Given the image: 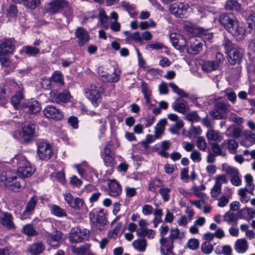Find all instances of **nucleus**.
<instances>
[{
    "label": "nucleus",
    "mask_w": 255,
    "mask_h": 255,
    "mask_svg": "<svg viewBox=\"0 0 255 255\" xmlns=\"http://www.w3.org/2000/svg\"><path fill=\"white\" fill-rule=\"evenodd\" d=\"M18 124L20 125V129L14 132V137L21 138L27 143L32 141L35 136V125L30 122H19Z\"/></svg>",
    "instance_id": "1"
},
{
    "label": "nucleus",
    "mask_w": 255,
    "mask_h": 255,
    "mask_svg": "<svg viewBox=\"0 0 255 255\" xmlns=\"http://www.w3.org/2000/svg\"><path fill=\"white\" fill-rule=\"evenodd\" d=\"M16 160L19 166L17 173L21 178H26L31 176L35 171V168L32 167L30 162L26 157L22 154H18L13 158Z\"/></svg>",
    "instance_id": "2"
},
{
    "label": "nucleus",
    "mask_w": 255,
    "mask_h": 255,
    "mask_svg": "<svg viewBox=\"0 0 255 255\" xmlns=\"http://www.w3.org/2000/svg\"><path fill=\"white\" fill-rule=\"evenodd\" d=\"M102 88L98 83H92L85 90L86 97L95 106H98L101 102V93Z\"/></svg>",
    "instance_id": "3"
},
{
    "label": "nucleus",
    "mask_w": 255,
    "mask_h": 255,
    "mask_svg": "<svg viewBox=\"0 0 255 255\" xmlns=\"http://www.w3.org/2000/svg\"><path fill=\"white\" fill-rule=\"evenodd\" d=\"M89 217L93 226L97 230L102 231L105 229L107 221L103 209L93 210L90 213Z\"/></svg>",
    "instance_id": "4"
},
{
    "label": "nucleus",
    "mask_w": 255,
    "mask_h": 255,
    "mask_svg": "<svg viewBox=\"0 0 255 255\" xmlns=\"http://www.w3.org/2000/svg\"><path fill=\"white\" fill-rule=\"evenodd\" d=\"M41 234L46 238V242L48 245L56 249L59 247L63 235L62 233L54 229L52 233H49L46 230H41Z\"/></svg>",
    "instance_id": "5"
},
{
    "label": "nucleus",
    "mask_w": 255,
    "mask_h": 255,
    "mask_svg": "<svg viewBox=\"0 0 255 255\" xmlns=\"http://www.w3.org/2000/svg\"><path fill=\"white\" fill-rule=\"evenodd\" d=\"M89 231L84 228H73L70 232L69 240L72 243H78L88 240Z\"/></svg>",
    "instance_id": "6"
},
{
    "label": "nucleus",
    "mask_w": 255,
    "mask_h": 255,
    "mask_svg": "<svg viewBox=\"0 0 255 255\" xmlns=\"http://www.w3.org/2000/svg\"><path fill=\"white\" fill-rule=\"evenodd\" d=\"M68 4L66 0H51L47 4L46 11L51 15H54L65 9Z\"/></svg>",
    "instance_id": "7"
},
{
    "label": "nucleus",
    "mask_w": 255,
    "mask_h": 255,
    "mask_svg": "<svg viewBox=\"0 0 255 255\" xmlns=\"http://www.w3.org/2000/svg\"><path fill=\"white\" fill-rule=\"evenodd\" d=\"M37 154L41 160H49L53 154L51 145L47 142H39L37 143Z\"/></svg>",
    "instance_id": "8"
},
{
    "label": "nucleus",
    "mask_w": 255,
    "mask_h": 255,
    "mask_svg": "<svg viewBox=\"0 0 255 255\" xmlns=\"http://www.w3.org/2000/svg\"><path fill=\"white\" fill-rule=\"evenodd\" d=\"M190 8L189 5L183 2H175L171 4L169 7L170 12L177 17L185 16L188 10Z\"/></svg>",
    "instance_id": "9"
},
{
    "label": "nucleus",
    "mask_w": 255,
    "mask_h": 255,
    "mask_svg": "<svg viewBox=\"0 0 255 255\" xmlns=\"http://www.w3.org/2000/svg\"><path fill=\"white\" fill-rule=\"evenodd\" d=\"M20 108L25 113L29 114H35L41 110L39 103L33 99L20 104Z\"/></svg>",
    "instance_id": "10"
},
{
    "label": "nucleus",
    "mask_w": 255,
    "mask_h": 255,
    "mask_svg": "<svg viewBox=\"0 0 255 255\" xmlns=\"http://www.w3.org/2000/svg\"><path fill=\"white\" fill-rule=\"evenodd\" d=\"M43 113L46 118L55 121L60 120L63 117V113L53 106H47L43 109Z\"/></svg>",
    "instance_id": "11"
},
{
    "label": "nucleus",
    "mask_w": 255,
    "mask_h": 255,
    "mask_svg": "<svg viewBox=\"0 0 255 255\" xmlns=\"http://www.w3.org/2000/svg\"><path fill=\"white\" fill-rule=\"evenodd\" d=\"M14 49L13 40L10 38H5L0 43V56L13 53Z\"/></svg>",
    "instance_id": "12"
},
{
    "label": "nucleus",
    "mask_w": 255,
    "mask_h": 255,
    "mask_svg": "<svg viewBox=\"0 0 255 255\" xmlns=\"http://www.w3.org/2000/svg\"><path fill=\"white\" fill-rule=\"evenodd\" d=\"M38 200V198L36 196H33L30 198L26 205L24 210L21 215L20 218L22 220L29 218L33 213Z\"/></svg>",
    "instance_id": "13"
},
{
    "label": "nucleus",
    "mask_w": 255,
    "mask_h": 255,
    "mask_svg": "<svg viewBox=\"0 0 255 255\" xmlns=\"http://www.w3.org/2000/svg\"><path fill=\"white\" fill-rule=\"evenodd\" d=\"M228 61L232 65L239 64L242 59L243 56V50L240 48L231 49L228 52Z\"/></svg>",
    "instance_id": "14"
},
{
    "label": "nucleus",
    "mask_w": 255,
    "mask_h": 255,
    "mask_svg": "<svg viewBox=\"0 0 255 255\" xmlns=\"http://www.w3.org/2000/svg\"><path fill=\"white\" fill-rule=\"evenodd\" d=\"M189 43L186 41V45L184 47L186 48V51L188 53L192 55H195L198 53L202 49V44L199 41L195 40L194 37L189 39Z\"/></svg>",
    "instance_id": "15"
},
{
    "label": "nucleus",
    "mask_w": 255,
    "mask_h": 255,
    "mask_svg": "<svg viewBox=\"0 0 255 255\" xmlns=\"http://www.w3.org/2000/svg\"><path fill=\"white\" fill-rule=\"evenodd\" d=\"M219 20L220 23L228 31L233 25L234 23L238 21L235 15L231 13H225L221 14Z\"/></svg>",
    "instance_id": "16"
},
{
    "label": "nucleus",
    "mask_w": 255,
    "mask_h": 255,
    "mask_svg": "<svg viewBox=\"0 0 255 255\" xmlns=\"http://www.w3.org/2000/svg\"><path fill=\"white\" fill-rule=\"evenodd\" d=\"M160 251L163 255H168L173 253L174 241L169 238L161 237L159 240Z\"/></svg>",
    "instance_id": "17"
},
{
    "label": "nucleus",
    "mask_w": 255,
    "mask_h": 255,
    "mask_svg": "<svg viewBox=\"0 0 255 255\" xmlns=\"http://www.w3.org/2000/svg\"><path fill=\"white\" fill-rule=\"evenodd\" d=\"M228 31L238 41L243 39L246 33L245 29L243 26L240 25L238 21L234 23L233 25L228 30Z\"/></svg>",
    "instance_id": "18"
},
{
    "label": "nucleus",
    "mask_w": 255,
    "mask_h": 255,
    "mask_svg": "<svg viewBox=\"0 0 255 255\" xmlns=\"http://www.w3.org/2000/svg\"><path fill=\"white\" fill-rule=\"evenodd\" d=\"M0 223L8 230H14L16 227L13 223L12 215L8 212H2L0 217Z\"/></svg>",
    "instance_id": "19"
},
{
    "label": "nucleus",
    "mask_w": 255,
    "mask_h": 255,
    "mask_svg": "<svg viewBox=\"0 0 255 255\" xmlns=\"http://www.w3.org/2000/svg\"><path fill=\"white\" fill-rule=\"evenodd\" d=\"M0 179L1 186L6 188L16 179L15 173L11 170L3 171L0 174Z\"/></svg>",
    "instance_id": "20"
},
{
    "label": "nucleus",
    "mask_w": 255,
    "mask_h": 255,
    "mask_svg": "<svg viewBox=\"0 0 255 255\" xmlns=\"http://www.w3.org/2000/svg\"><path fill=\"white\" fill-rule=\"evenodd\" d=\"M75 35L78 38L79 46H83L89 40V35L88 32L83 27H78L76 30Z\"/></svg>",
    "instance_id": "21"
},
{
    "label": "nucleus",
    "mask_w": 255,
    "mask_h": 255,
    "mask_svg": "<svg viewBox=\"0 0 255 255\" xmlns=\"http://www.w3.org/2000/svg\"><path fill=\"white\" fill-rule=\"evenodd\" d=\"M170 39L173 46L177 49L185 46L186 41L184 37L179 34L172 33L170 35Z\"/></svg>",
    "instance_id": "22"
},
{
    "label": "nucleus",
    "mask_w": 255,
    "mask_h": 255,
    "mask_svg": "<svg viewBox=\"0 0 255 255\" xmlns=\"http://www.w3.org/2000/svg\"><path fill=\"white\" fill-rule=\"evenodd\" d=\"M44 244L41 241L32 243L27 248V252L31 255H40L45 250Z\"/></svg>",
    "instance_id": "23"
},
{
    "label": "nucleus",
    "mask_w": 255,
    "mask_h": 255,
    "mask_svg": "<svg viewBox=\"0 0 255 255\" xmlns=\"http://www.w3.org/2000/svg\"><path fill=\"white\" fill-rule=\"evenodd\" d=\"M109 194L113 197L119 196L122 192V187L116 180H110L108 183Z\"/></svg>",
    "instance_id": "24"
},
{
    "label": "nucleus",
    "mask_w": 255,
    "mask_h": 255,
    "mask_svg": "<svg viewBox=\"0 0 255 255\" xmlns=\"http://www.w3.org/2000/svg\"><path fill=\"white\" fill-rule=\"evenodd\" d=\"M70 94L67 92L58 93L56 91L51 92L52 101L57 103H66L70 99Z\"/></svg>",
    "instance_id": "25"
},
{
    "label": "nucleus",
    "mask_w": 255,
    "mask_h": 255,
    "mask_svg": "<svg viewBox=\"0 0 255 255\" xmlns=\"http://www.w3.org/2000/svg\"><path fill=\"white\" fill-rule=\"evenodd\" d=\"M51 214L59 218L67 217V214L65 210L61 208L60 206L52 204L49 206Z\"/></svg>",
    "instance_id": "26"
},
{
    "label": "nucleus",
    "mask_w": 255,
    "mask_h": 255,
    "mask_svg": "<svg viewBox=\"0 0 255 255\" xmlns=\"http://www.w3.org/2000/svg\"><path fill=\"white\" fill-rule=\"evenodd\" d=\"M248 248V245L245 239L237 240L235 245V249L238 253L243 254L246 252Z\"/></svg>",
    "instance_id": "27"
},
{
    "label": "nucleus",
    "mask_w": 255,
    "mask_h": 255,
    "mask_svg": "<svg viewBox=\"0 0 255 255\" xmlns=\"http://www.w3.org/2000/svg\"><path fill=\"white\" fill-rule=\"evenodd\" d=\"M13 1L22 4L25 7L31 9H34L39 5L40 0H13Z\"/></svg>",
    "instance_id": "28"
},
{
    "label": "nucleus",
    "mask_w": 255,
    "mask_h": 255,
    "mask_svg": "<svg viewBox=\"0 0 255 255\" xmlns=\"http://www.w3.org/2000/svg\"><path fill=\"white\" fill-rule=\"evenodd\" d=\"M206 137L209 140L220 142L223 139L221 133L214 129L208 130L206 133Z\"/></svg>",
    "instance_id": "29"
},
{
    "label": "nucleus",
    "mask_w": 255,
    "mask_h": 255,
    "mask_svg": "<svg viewBox=\"0 0 255 255\" xmlns=\"http://www.w3.org/2000/svg\"><path fill=\"white\" fill-rule=\"evenodd\" d=\"M140 88L142 93L143 94L144 98L145 99L147 104H151V91L149 89L148 85L144 81L141 82Z\"/></svg>",
    "instance_id": "30"
},
{
    "label": "nucleus",
    "mask_w": 255,
    "mask_h": 255,
    "mask_svg": "<svg viewBox=\"0 0 255 255\" xmlns=\"http://www.w3.org/2000/svg\"><path fill=\"white\" fill-rule=\"evenodd\" d=\"M134 249L139 252H143L147 247V241L144 239H138L132 243Z\"/></svg>",
    "instance_id": "31"
},
{
    "label": "nucleus",
    "mask_w": 255,
    "mask_h": 255,
    "mask_svg": "<svg viewBox=\"0 0 255 255\" xmlns=\"http://www.w3.org/2000/svg\"><path fill=\"white\" fill-rule=\"evenodd\" d=\"M136 234L138 237H146L148 239H153L155 236V232L152 229L148 228H139L136 230Z\"/></svg>",
    "instance_id": "32"
},
{
    "label": "nucleus",
    "mask_w": 255,
    "mask_h": 255,
    "mask_svg": "<svg viewBox=\"0 0 255 255\" xmlns=\"http://www.w3.org/2000/svg\"><path fill=\"white\" fill-rule=\"evenodd\" d=\"M172 107L175 111L182 114L185 113L188 110L187 103L184 102L177 101L172 104Z\"/></svg>",
    "instance_id": "33"
},
{
    "label": "nucleus",
    "mask_w": 255,
    "mask_h": 255,
    "mask_svg": "<svg viewBox=\"0 0 255 255\" xmlns=\"http://www.w3.org/2000/svg\"><path fill=\"white\" fill-rule=\"evenodd\" d=\"M224 221L231 224L232 223H235V225H237V221L238 220V216L236 213L231 211L227 212L223 217Z\"/></svg>",
    "instance_id": "34"
},
{
    "label": "nucleus",
    "mask_w": 255,
    "mask_h": 255,
    "mask_svg": "<svg viewBox=\"0 0 255 255\" xmlns=\"http://www.w3.org/2000/svg\"><path fill=\"white\" fill-rule=\"evenodd\" d=\"M163 185V182L161 179L155 178L149 182L148 184V189L150 191L155 193L157 188H161Z\"/></svg>",
    "instance_id": "35"
},
{
    "label": "nucleus",
    "mask_w": 255,
    "mask_h": 255,
    "mask_svg": "<svg viewBox=\"0 0 255 255\" xmlns=\"http://www.w3.org/2000/svg\"><path fill=\"white\" fill-rule=\"evenodd\" d=\"M212 153H214L216 156H222L225 157L227 153L225 150L221 148V146L217 142H213L211 144Z\"/></svg>",
    "instance_id": "36"
},
{
    "label": "nucleus",
    "mask_w": 255,
    "mask_h": 255,
    "mask_svg": "<svg viewBox=\"0 0 255 255\" xmlns=\"http://www.w3.org/2000/svg\"><path fill=\"white\" fill-rule=\"evenodd\" d=\"M167 123L166 119H162L157 124L154 131V133L156 134V137H159L163 133L165 129V126L166 125Z\"/></svg>",
    "instance_id": "37"
},
{
    "label": "nucleus",
    "mask_w": 255,
    "mask_h": 255,
    "mask_svg": "<svg viewBox=\"0 0 255 255\" xmlns=\"http://www.w3.org/2000/svg\"><path fill=\"white\" fill-rule=\"evenodd\" d=\"M22 231L23 234L28 237H33L38 235V232L35 230L32 224H28L23 227Z\"/></svg>",
    "instance_id": "38"
},
{
    "label": "nucleus",
    "mask_w": 255,
    "mask_h": 255,
    "mask_svg": "<svg viewBox=\"0 0 255 255\" xmlns=\"http://www.w3.org/2000/svg\"><path fill=\"white\" fill-rule=\"evenodd\" d=\"M186 29L188 32L194 35L205 34V29L204 28L196 25H187Z\"/></svg>",
    "instance_id": "39"
},
{
    "label": "nucleus",
    "mask_w": 255,
    "mask_h": 255,
    "mask_svg": "<svg viewBox=\"0 0 255 255\" xmlns=\"http://www.w3.org/2000/svg\"><path fill=\"white\" fill-rule=\"evenodd\" d=\"M23 96L21 92H17L11 99V103L13 107L18 109L20 108V102L23 99Z\"/></svg>",
    "instance_id": "40"
},
{
    "label": "nucleus",
    "mask_w": 255,
    "mask_h": 255,
    "mask_svg": "<svg viewBox=\"0 0 255 255\" xmlns=\"http://www.w3.org/2000/svg\"><path fill=\"white\" fill-rule=\"evenodd\" d=\"M215 107L227 115L231 106L227 102L219 101L216 103Z\"/></svg>",
    "instance_id": "41"
},
{
    "label": "nucleus",
    "mask_w": 255,
    "mask_h": 255,
    "mask_svg": "<svg viewBox=\"0 0 255 255\" xmlns=\"http://www.w3.org/2000/svg\"><path fill=\"white\" fill-rule=\"evenodd\" d=\"M121 71L120 70L115 69L114 72L112 74H107L105 75L107 81L109 82H117L120 78Z\"/></svg>",
    "instance_id": "42"
},
{
    "label": "nucleus",
    "mask_w": 255,
    "mask_h": 255,
    "mask_svg": "<svg viewBox=\"0 0 255 255\" xmlns=\"http://www.w3.org/2000/svg\"><path fill=\"white\" fill-rule=\"evenodd\" d=\"M227 148L232 154L236 153L239 146L238 142L234 139H227Z\"/></svg>",
    "instance_id": "43"
},
{
    "label": "nucleus",
    "mask_w": 255,
    "mask_h": 255,
    "mask_svg": "<svg viewBox=\"0 0 255 255\" xmlns=\"http://www.w3.org/2000/svg\"><path fill=\"white\" fill-rule=\"evenodd\" d=\"M217 64L213 60L206 61L202 66V69L204 71L210 72L217 69Z\"/></svg>",
    "instance_id": "44"
},
{
    "label": "nucleus",
    "mask_w": 255,
    "mask_h": 255,
    "mask_svg": "<svg viewBox=\"0 0 255 255\" xmlns=\"http://www.w3.org/2000/svg\"><path fill=\"white\" fill-rule=\"evenodd\" d=\"M225 8L226 10H238L240 8V5L238 1L235 0H230L226 2Z\"/></svg>",
    "instance_id": "45"
},
{
    "label": "nucleus",
    "mask_w": 255,
    "mask_h": 255,
    "mask_svg": "<svg viewBox=\"0 0 255 255\" xmlns=\"http://www.w3.org/2000/svg\"><path fill=\"white\" fill-rule=\"evenodd\" d=\"M90 247V245L86 244L80 247H73L72 248V252L77 255H85L86 251L88 249V248Z\"/></svg>",
    "instance_id": "46"
},
{
    "label": "nucleus",
    "mask_w": 255,
    "mask_h": 255,
    "mask_svg": "<svg viewBox=\"0 0 255 255\" xmlns=\"http://www.w3.org/2000/svg\"><path fill=\"white\" fill-rule=\"evenodd\" d=\"M183 236V233H181L178 229L175 228L171 229L169 238L174 241L175 240L182 238Z\"/></svg>",
    "instance_id": "47"
},
{
    "label": "nucleus",
    "mask_w": 255,
    "mask_h": 255,
    "mask_svg": "<svg viewBox=\"0 0 255 255\" xmlns=\"http://www.w3.org/2000/svg\"><path fill=\"white\" fill-rule=\"evenodd\" d=\"M99 18L101 23L104 28L109 27V17L106 15L104 11H100L99 13Z\"/></svg>",
    "instance_id": "48"
},
{
    "label": "nucleus",
    "mask_w": 255,
    "mask_h": 255,
    "mask_svg": "<svg viewBox=\"0 0 255 255\" xmlns=\"http://www.w3.org/2000/svg\"><path fill=\"white\" fill-rule=\"evenodd\" d=\"M113 145V142L112 141H109L107 142L104 151L101 154L102 157L107 156V155H114V152L111 150Z\"/></svg>",
    "instance_id": "49"
},
{
    "label": "nucleus",
    "mask_w": 255,
    "mask_h": 255,
    "mask_svg": "<svg viewBox=\"0 0 255 255\" xmlns=\"http://www.w3.org/2000/svg\"><path fill=\"white\" fill-rule=\"evenodd\" d=\"M23 51L30 56H34L39 53V49L37 48L27 46L23 48Z\"/></svg>",
    "instance_id": "50"
},
{
    "label": "nucleus",
    "mask_w": 255,
    "mask_h": 255,
    "mask_svg": "<svg viewBox=\"0 0 255 255\" xmlns=\"http://www.w3.org/2000/svg\"><path fill=\"white\" fill-rule=\"evenodd\" d=\"M51 80L60 85L64 84L63 75L60 71H56L53 73L51 77Z\"/></svg>",
    "instance_id": "51"
},
{
    "label": "nucleus",
    "mask_w": 255,
    "mask_h": 255,
    "mask_svg": "<svg viewBox=\"0 0 255 255\" xmlns=\"http://www.w3.org/2000/svg\"><path fill=\"white\" fill-rule=\"evenodd\" d=\"M84 202L82 199L80 198H76L72 201L70 207L75 210H81L84 206Z\"/></svg>",
    "instance_id": "52"
},
{
    "label": "nucleus",
    "mask_w": 255,
    "mask_h": 255,
    "mask_svg": "<svg viewBox=\"0 0 255 255\" xmlns=\"http://www.w3.org/2000/svg\"><path fill=\"white\" fill-rule=\"evenodd\" d=\"M222 168L223 171L226 172L227 174L232 175V177L235 175L239 174V171L237 168L229 166L227 164H223Z\"/></svg>",
    "instance_id": "53"
},
{
    "label": "nucleus",
    "mask_w": 255,
    "mask_h": 255,
    "mask_svg": "<svg viewBox=\"0 0 255 255\" xmlns=\"http://www.w3.org/2000/svg\"><path fill=\"white\" fill-rule=\"evenodd\" d=\"M6 16L8 17H14L17 15L18 12L16 6L13 4H10L6 9Z\"/></svg>",
    "instance_id": "54"
},
{
    "label": "nucleus",
    "mask_w": 255,
    "mask_h": 255,
    "mask_svg": "<svg viewBox=\"0 0 255 255\" xmlns=\"http://www.w3.org/2000/svg\"><path fill=\"white\" fill-rule=\"evenodd\" d=\"M196 143L199 149L204 151H206L207 148V143L203 137H198L196 141Z\"/></svg>",
    "instance_id": "55"
},
{
    "label": "nucleus",
    "mask_w": 255,
    "mask_h": 255,
    "mask_svg": "<svg viewBox=\"0 0 255 255\" xmlns=\"http://www.w3.org/2000/svg\"><path fill=\"white\" fill-rule=\"evenodd\" d=\"M169 86L172 89L173 92L180 97L182 96H187V93L185 92L182 89H180L174 83H170Z\"/></svg>",
    "instance_id": "56"
},
{
    "label": "nucleus",
    "mask_w": 255,
    "mask_h": 255,
    "mask_svg": "<svg viewBox=\"0 0 255 255\" xmlns=\"http://www.w3.org/2000/svg\"><path fill=\"white\" fill-rule=\"evenodd\" d=\"M210 115L214 119L217 120L225 119L227 117L226 114L217 110L215 107L211 111Z\"/></svg>",
    "instance_id": "57"
},
{
    "label": "nucleus",
    "mask_w": 255,
    "mask_h": 255,
    "mask_svg": "<svg viewBox=\"0 0 255 255\" xmlns=\"http://www.w3.org/2000/svg\"><path fill=\"white\" fill-rule=\"evenodd\" d=\"M170 191V189L168 187H164V186L160 188L159 190V192L163 200L166 202L168 201L170 198L169 192Z\"/></svg>",
    "instance_id": "58"
},
{
    "label": "nucleus",
    "mask_w": 255,
    "mask_h": 255,
    "mask_svg": "<svg viewBox=\"0 0 255 255\" xmlns=\"http://www.w3.org/2000/svg\"><path fill=\"white\" fill-rule=\"evenodd\" d=\"M248 191V188H241L239 190V195L241 196L240 200L243 203H247L250 199L246 192Z\"/></svg>",
    "instance_id": "59"
},
{
    "label": "nucleus",
    "mask_w": 255,
    "mask_h": 255,
    "mask_svg": "<svg viewBox=\"0 0 255 255\" xmlns=\"http://www.w3.org/2000/svg\"><path fill=\"white\" fill-rule=\"evenodd\" d=\"M213 246L208 242L203 243L201 245V250L205 254H209L213 250Z\"/></svg>",
    "instance_id": "60"
},
{
    "label": "nucleus",
    "mask_w": 255,
    "mask_h": 255,
    "mask_svg": "<svg viewBox=\"0 0 255 255\" xmlns=\"http://www.w3.org/2000/svg\"><path fill=\"white\" fill-rule=\"evenodd\" d=\"M122 7L128 11V13L131 15H133L134 13V6L132 4H129L128 2L123 1L121 3Z\"/></svg>",
    "instance_id": "61"
},
{
    "label": "nucleus",
    "mask_w": 255,
    "mask_h": 255,
    "mask_svg": "<svg viewBox=\"0 0 255 255\" xmlns=\"http://www.w3.org/2000/svg\"><path fill=\"white\" fill-rule=\"evenodd\" d=\"M222 187L220 184H215L211 190V196L212 198H217L218 196L221 193Z\"/></svg>",
    "instance_id": "62"
},
{
    "label": "nucleus",
    "mask_w": 255,
    "mask_h": 255,
    "mask_svg": "<svg viewBox=\"0 0 255 255\" xmlns=\"http://www.w3.org/2000/svg\"><path fill=\"white\" fill-rule=\"evenodd\" d=\"M6 188L14 192H18L22 188V186L19 181L14 180L13 182L9 184Z\"/></svg>",
    "instance_id": "63"
},
{
    "label": "nucleus",
    "mask_w": 255,
    "mask_h": 255,
    "mask_svg": "<svg viewBox=\"0 0 255 255\" xmlns=\"http://www.w3.org/2000/svg\"><path fill=\"white\" fill-rule=\"evenodd\" d=\"M248 27L251 29L255 28V13L251 14L247 19Z\"/></svg>",
    "instance_id": "64"
}]
</instances>
